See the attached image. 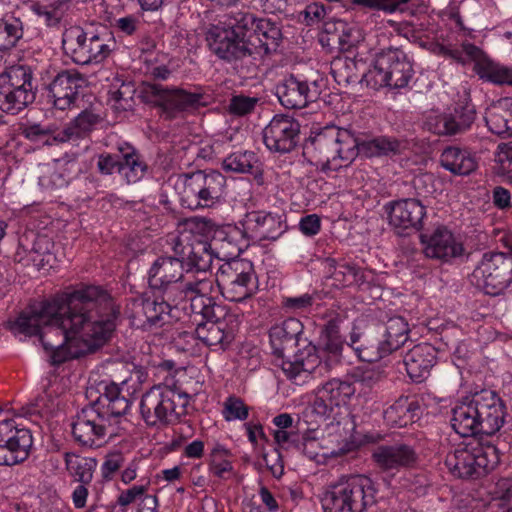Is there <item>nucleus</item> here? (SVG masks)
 <instances>
[{"label": "nucleus", "mask_w": 512, "mask_h": 512, "mask_svg": "<svg viewBox=\"0 0 512 512\" xmlns=\"http://www.w3.org/2000/svg\"><path fill=\"white\" fill-rule=\"evenodd\" d=\"M412 0H350L353 8L369 11H382L385 14H393L403 10Z\"/></svg>", "instance_id": "nucleus-53"}, {"label": "nucleus", "mask_w": 512, "mask_h": 512, "mask_svg": "<svg viewBox=\"0 0 512 512\" xmlns=\"http://www.w3.org/2000/svg\"><path fill=\"white\" fill-rule=\"evenodd\" d=\"M68 1L69 0H55L49 4L36 2L32 4L31 9L35 15L44 20L47 26L53 27L59 24L62 16L61 7Z\"/></svg>", "instance_id": "nucleus-55"}, {"label": "nucleus", "mask_w": 512, "mask_h": 512, "mask_svg": "<svg viewBox=\"0 0 512 512\" xmlns=\"http://www.w3.org/2000/svg\"><path fill=\"white\" fill-rule=\"evenodd\" d=\"M386 378L384 369L379 366H357L352 369L350 379L332 378L323 384L309 401L304 416H341L342 408L356 391L355 384L367 393L380 388Z\"/></svg>", "instance_id": "nucleus-5"}, {"label": "nucleus", "mask_w": 512, "mask_h": 512, "mask_svg": "<svg viewBox=\"0 0 512 512\" xmlns=\"http://www.w3.org/2000/svg\"><path fill=\"white\" fill-rule=\"evenodd\" d=\"M72 433L78 442L91 446L99 437L103 436L104 428L95 420L77 418L72 424Z\"/></svg>", "instance_id": "nucleus-48"}, {"label": "nucleus", "mask_w": 512, "mask_h": 512, "mask_svg": "<svg viewBox=\"0 0 512 512\" xmlns=\"http://www.w3.org/2000/svg\"><path fill=\"white\" fill-rule=\"evenodd\" d=\"M257 97H251L243 94L233 95L228 104L230 114L235 116H245L251 114L258 104Z\"/></svg>", "instance_id": "nucleus-57"}, {"label": "nucleus", "mask_w": 512, "mask_h": 512, "mask_svg": "<svg viewBox=\"0 0 512 512\" xmlns=\"http://www.w3.org/2000/svg\"><path fill=\"white\" fill-rule=\"evenodd\" d=\"M154 409V416H181L176 412L173 403L169 398L146 394L140 402L141 416H150L151 409Z\"/></svg>", "instance_id": "nucleus-49"}, {"label": "nucleus", "mask_w": 512, "mask_h": 512, "mask_svg": "<svg viewBox=\"0 0 512 512\" xmlns=\"http://www.w3.org/2000/svg\"><path fill=\"white\" fill-rule=\"evenodd\" d=\"M223 416H248L249 415V407L245 402L235 395L228 396L224 403L222 409Z\"/></svg>", "instance_id": "nucleus-61"}, {"label": "nucleus", "mask_w": 512, "mask_h": 512, "mask_svg": "<svg viewBox=\"0 0 512 512\" xmlns=\"http://www.w3.org/2000/svg\"><path fill=\"white\" fill-rule=\"evenodd\" d=\"M85 89V78L77 71L62 70L47 86V98L53 108L64 112L78 108Z\"/></svg>", "instance_id": "nucleus-21"}, {"label": "nucleus", "mask_w": 512, "mask_h": 512, "mask_svg": "<svg viewBox=\"0 0 512 512\" xmlns=\"http://www.w3.org/2000/svg\"><path fill=\"white\" fill-rule=\"evenodd\" d=\"M328 11H330V8H327L323 3L313 2L305 7L301 15L307 26H314L324 20Z\"/></svg>", "instance_id": "nucleus-60"}, {"label": "nucleus", "mask_w": 512, "mask_h": 512, "mask_svg": "<svg viewBox=\"0 0 512 512\" xmlns=\"http://www.w3.org/2000/svg\"><path fill=\"white\" fill-rule=\"evenodd\" d=\"M221 314L218 313L214 319L206 320L195 327L196 338L206 346L225 348L235 338V327L228 324V319L232 316L221 319Z\"/></svg>", "instance_id": "nucleus-31"}, {"label": "nucleus", "mask_w": 512, "mask_h": 512, "mask_svg": "<svg viewBox=\"0 0 512 512\" xmlns=\"http://www.w3.org/2000/svg\"><path fill=\"white\" fill-rule=\"evenodd\" d=\"M446 466L459 478H479L499 463L498 450L493 445H465L446 457Z\"/></svg>", "instance_id": "nucleus-18"}, {"label": "nucleus", "mask_w": 512, "mask_h": 512, "mask_svg": "<svg viewBox=\"0 0 512 512\" xmlns=\"http://www.w3.org/2000/svg\"><path fill=\"white\" fill-rule=\"evenodd\" d=\"M364 62L355 57L341 56L331 62V74L339 85H349L356 82L365 83L363 75L366 74Z\"/></svg>", "instance_id": "nucleus-40"}, {"label": "nucleus", "mask_w": 512, "mask_h": 512, "mask_svg": "<svg viewBox=\"0 0 512 512\" xmlns=\"http://www.w3.org/2000/svg\"><path fill=\"white\" fill-rule=\"evenodd\" d=\"M451 419L453 429L462 437L493 435L504 425V418Z\"/></svg>", "instance_id": "nucleus-41"}, {"label": "nucleus", "mask_w": 512, "mask_h": 512, "mask_svg": "<svg viewBox=\"0 0 512 512\" xmlns=\"http://www.w3.org/2000/svg\"><path fill=\"white\" fill-rule=\"evenodd\" d=\"M119 316L120 306L106 288L81 282L32 301L13 326L24 335L38 336L51 365L60 366L108 343Z\"/></svg>", "instance_id": "nucleus-1"}, {"label": "nucleus", "mask_w": 512, "mask_h": 512, "mask_svg": "<svg viewBox=\"0 0 512 512\" xmlns=\"http://www.w3.org/2000/svg\"><path fill=\"white\" fill-rule=\"evenodd\" d=\"M299 230L307 237L317 235L321 230V219L317 214H308L299 221Z\"/></svg>", "instance_id": "nucleus-64"}, {"label": "nucleus", "mask_w": 512, "mask_h": 512, "mask_svg": "<svg viewBox=\"0 0 512 512\" xmlns=\"http://www.w3.org/2000/svg\"><path fill=\"white\" fill-rule=\"evenodd\" d=\"M222 168L226 172L250 174L255 178L262 175L261 162L257 154L250 150L230 153L224 158Z\"/></svg>", "instance_id": "nucleus-43"}, {"label": "nucleus", "mask_w": 512, "mask_h": 512, "mask_svg": "<svg viewBox=\"0 0 512 512\" xmlns=\"http://www.w3.org/2000/svg\"><path fill=\"white\" fill-rule=\"evenodd\" d=\"M383 209L389 225L395 229L419 231L423 227L426 208L417 199L404 198L390 201L384 205Z\"/></svg>", "instance_id": "nucleus-27"}, {"label": "nucleus", "mask_w": 512, "mask_h": 512, "mask_svg": "<svg viewBox=\"0 0 512 512\" xmlns=\"http://www.w3.org/2000/svg\"><path fill=\"white\" fill-rule=\"evenodd\" d=\"M356 157L361 154L367 158L394 156L401 153L404 143L392 136H355Z\"/></svg>", "instance_id": "nucleus-36"}, {"label": "nucleus", "mask_w": 512, "mask_h": 512, "mask_svg": "<svg viewBox=\"0 0 512 512\" xmlns=\"http://www.w3.org/2000/svg\"><path fill=\"white\" fill-rule=\"evenodd\" d=\"M139 19L135 15H126L123 17L115 18L111 21V27H109L114 34L117 33L119 36H132L139 27Z\"/></svg>", "instance_id": "nucleus-59"}, {"label": "nucleus", "mask_w": 512, "mask_h": 512, "mask_svg": "<svg viewBox=\"0 0 512 512\" xmlns=\"http://www.w3.org/2000/svg\"><path fill=\"white\" fill-rule=\"evenodd\" d=\"M377 466L383 470H398L409 467L417 460L415 451L408 445H382L372 454Z\"/></svg>", "instance_id": "nucleus-35"}, {"label": "nucleus", "mask_w": 512, "mask_h": 512, "mask_svg": "<svg viewBox=\"0 0 512 512\" xmlns=\"http://www.w3.org/2000/svg\"><path fill=\"white\" fill-rule=\"evenodd\" d=\"M356 424L353 418L334 419L327 424L328 436L332 437V442L338 444L337 449H332L330 455L333 457L341 456L351 451L359 439L356 437Z\"/></svg>", "instance_id": "nucleus-38"}, {"label": "nucleus", "mask_w": 512, "mask_h": 512, "mask_svg": "<svg viewBox=\"0 0 512 512\" xmlns=\"http://www.w3.org/2000/svg\"><path fill=\"white\" fill-rule=\"evenodd\" d=\"M424 23H407L404 27L405 37L414 43H418L420 46L425 47L430 44V37L424 30Z\"/></svg>", "instance_id": "nucleus-62"}, {"label": "nucleus", "mask_w": 512, "mask_h": 512, "mask_svg": "<svg viewBox=\"0 0 512 512\" xmlns=\"http://www.w3.org/2000/svg\"><path fill=\"white\" fill-rule=\"evenodd\" d=\"M189 291L184 290L185 296L177 302L176 310H181L190 316V321L196 327L206 320L214 319L223 308L217 305L212 293L215 290V281L210 270L195 275Z\"/></svg>", "instance_id": "nucleus-17"}, {"label": "nucleus", "mask_w": 512, "mask_h": 512, "mask_svg": "<svg viewBox=\"0 0 512 512\" xmlns=\"http://www.w3.org/2000/svg\"><path fill=\"white\" fill-rule=\"evenodd\" d=\"M209 246L177 241L172 255L158 256L146 273L148 289L157 295L183 297L190 290L195 275L211 269Z\"/></svg>", "instance_id": "nucleus-2"}, {"label": "nucleus", "mask_w": 512, "mask_h": 512, "mask_svg": "<svg viewBox=\"0 0 512 512\" xmlns=\"http://www.w3.org/2000/svg\"><path fill=\"white\" fill-rule=\"evenodd\" d=\"M32 444L31 431L16 425L7 438L4 448H0V465L12 466L24 461L29 456Z\"/></svg>", "instance_id": "nucleus-34"}, {"label": "nucleus", "mask_w": 512, "mask_h": 512, "mask_svg": "<svg viewBox=\"0 0 512 512\" xmlns=\"http://www.w3.org/2000/svg\"><path fill=\"white\" fill-rule=\"evenodd\" d=\"M413 75V65L406 52L390 46L376 54L373 64L362 78L366 86L374 90L383 87L402 89L408 86Z\"/></svg>", "instance_id": "nucleus-11"}, {"label": "nucleus", "mask_w": 512, "mask_h": 512, "mask_svg": "<svg viewBox=\"0 0 512 512\" xmlns=\"http://www.w3.org/2000/svg\"><path fill=\"white\" fill-rule=\"evenodd\" d=\"M273 363L296 385L314 379L317 347L308 339L304 325L296 317H288L268 330Z\"/></svg>", "instance_id": "nucleus-4"}, {"label": "nucleus", "mask_w": 512, "mask_h": 512, "mask_svg": "<svg viewBox=\"0 0 512 512\" xmlns=\"http://www.w3.org/2000/svg\"><path fill=\"white\" fill-rule=\"evenodd\" d=\"M339 316H333L326 321L321 328L319 345L317 347V367L314 372V379L322 377L336 368L342 359L344 340L340 334Z\"/></svg>", "instance_id": "nucleus-20"}, {"label": "nucleus", "mask_w": 512, "mask_h": 512, "mask_svg": "<svg viewBox=\"0 0 512 512\" xmlns=\"http://www.w3.org/2000/svg\"><path fill=\"white\" fill-rule=\"evenodd\" d=\"M507 416L499 395L481 389L458 399L424 398L416 394L401 395L384 410V416Z\"/></svg>", "instance_id": "nucleus-3"}, {"label": "nucleus", "mask_w": 512, "mask_h": 512, "mask_svg": "<svg viewBox=\"0 0 512 512\" xmlns=\"http://www.w3.org/2000/svg\"><path fill=\"white\" fill-rule=\"evenodd\" d=\"M346 343L362 362L372 363L385 358L387 350L381 347V341L374 335L372 329L362 331L359 327L353 326Z\"/></svg>", "instance_id": "nucleus-32"}, {"label": "nucleus", "mask_w": 512, "mask_h": 512, "mask_svg": "<svg viewBox=\"0 0 512 512\" xmlns=\"http://www.w3.org/2000/svg\"><path fill=\"white\" fill-rule=\"evenodd\" d=\"M140 96L145 103L158 109L161 118L173 120L184 113L193 112L207 105V98L199 90H186L178 87H164L160 84L144 81L140 87Z\"/></svg>", "instance_id": "nucleus-10"}, {"label": "nucleus", "mask_w": 512, "mask_h": 512, "mask_svg": "<svg viewBox=\"0 0 512 512\" xmlns=\"http://www.w3.org/2000/svg\"><path fill=\"white\" fill-rule=\"evenodd\" d=\"M96 160V170L100 175L108 176L112 175L115 172L119 173L120 167V153L119 154H111V153H101L95 157Z\"/></svg>", "instance_id": "nucleus-58"}, {"label": "nucleus", "mask_w": 512, "mask_h": 512, "mask_svg": "<svg viewBox=\"0 0 512 512\" xmlns=\"http://www.w3.org/2000/svg\"><path fill=\"white\" fill-rule=\"evenodd\" d=\"M485 119L489 130L493 134L503 138L512 136V111H489Z\"/></svg>", "instance_id": "nucleus-51"}, {"label": "nucleus", "mask_w": 512, "mask_h": 512, "mask_svg": "<svg viewBox=\"0 0 512 512\" xmlns=\"http://www.w3.org/2000/svg\"><path fill=\"white\" fill-rule=\"evenodd\" d=\"M215 290L231 302H243L258 290V277L248 259L234 258L222 263L215 276Z\"/></svg>", "instance_id": "nucleus-15"}, {"label": "nucleus", "mask_w": 512, "mask_h": 512, "mask_svg": "<svg viewBox=\"0 0 512 512\" xmlns=\"http://www.w3.org/2000/svg\"><path fill=\"white\" fill-rule=\"evenodd\" d=\"M65 464L68 472L83 484H89L97 462L94 458L81 457L73 453H65Z\"/></svg>", "instance_id": "nucleus-45"}, {"label": "nucleus", "mask_w": 512, "mask_h": 512, "mask_svg": "<svg viewBox=\"0 0 512 512\" xmlns=\"http://www.w3.org/2000/svg\"><path fill=\"white\" fill-rule=\"evenodd\" d=\"M253 24L248 26L247 34L251 58L261 59L277 51L282 41L279 24L269 18L257 17L252 13Z\"/></svg>", "instance_id": "nucleus-25"}, {"label": "nucleus", "mask_w": 512, "mask_h": 512, "mask_svg": "<svg viewBox=\"0 0 512 512\" xmlns=\"http://www.w3.org/2000/svg\"><path fill=\"white\" fill-rule=\"evenodd\" d=\"M511 254L500 251H485L476 261L471 273V282L489 296H499L512 291V244Z\"/></svg>", "instance_id": "nucleus-14"}, {"label": "nucleus", "mask_w": 512, "mask_h": 512, "mask_svg": "<svg viewBox=\"0 0 512 512\" xmlns=\"http://www.w3.org/2000/svg\"><path fill=\"white\" fill-rule=\"evenodd\" d=\"M301 125L288 114H275L263 129V143L272 153L286 154L300 142Z\"/></svg>", "instance_id": "nucleus-22"}, {"label": "nucleus", "mask_w": 512, "mask_h": 512, "mask_svg": "<svg viewBox=\"0 0 512 512\" xmlns=\"http://www.w3.org/2000/svg\"><path fill=\"white\" fill-rule=\"evenodd\" d=\"M191 243H202L209 246L208 252L211 256V264L214 258L225 261L239 258L249 247V236L243 227L226 224L218 227L213 234L210 242L202 239H193Z\"/></svg>", "instance_id": "nucleus-23"}, {"label": "nucleus", "mask_w": 512, "mask_h": 512, "mask_svg": "<svg viewBox=\"0 0 512 512\" xmlns=\"http://www.w3.org/2000/svg\"><path fill=\"white\" fill-rule=\"evenodd\" d=\"M355 135L336 126H326L314 133L304 144V155L310 162L321 165L324 172L338 171L355 158Z\"/></svg>", "instance_id": "nucleus-7"}, {"label": "nucleus", "mask_w": 512, "mask_h": 512, "mask_svg": "<svg viewBox=\"0 0 512 512\" xmlns=\"http://www.w3.org/2000/svg\"><path fill=\"white\" fill-rule=\"evenodd\" d=\"M379 330H383L389 335L398 336L395 340V346H403L408 341L409 326L407 321L401 316H395L388 319L384 324L378 326Z\"/></svg>", "instance_id": "nucleus-56"}, {"label": "nucleus", "mask_w": 512, "mask_h": 512, "mask_svg": "<svg viewBox=\"0 0 512 512\" xmlns=\"http://www.w3.org/2000/svg\"><path fill=\"white\" fill-rule=\"evenodd\" d=\"M375 502L374 484L364 475L340 478L321 497L323 512H364Z\"/></svg>", "instance_id": "nucleus-8"}, {"label": "nucleus", "mask_w": 512, "mask_h": 512, "mask_svg": "<svg viewBox=\"0 0 512 512\" xmlns=\"http://www.w3.org/2000/svg\"><path fill=\"white\" fill-rule=\"evenodd\" d=\"M62 45L65 53L79 65L101 63L117 49L114 32L107 26L93 31L71 29L65 33Z\"/></svg>", "instance_id": "nucleus-9"}, {"label": "nucleus", "mask_w": 512, "mask_h": 512, "mask_svg": "<svg viewBox=\"0 0 512 512\" xmlns=\"http://www.w3.org/2000/svg\"><path fill=\"white\" fill-rule=\"evenodd\" d=\"M295 430L276 429L274 438L277 443L284 444L287 442L297 443L301 439L303 441L316 440L320 437V432L315 428H308V422L301 421L297 418Z\"/></svg>", "instance_id": "nucleus-47"}, {"label": "nucleus", "mask_w": 512, "mask_h": 512, "mask_svg": "<svg viewBox=\"0 0 512 512\" xmlns=\"http://www.w3.org/2000/svg\"><path fill=\"white\" fill-rule=\"evenodd\" d=\"M181 299L178 296H160L148 289L142 301V313L145 318L141 324L142 329L151 331L162 327L172 317V312L176 310L177 302Z\"/></svg>", "instance_id": "nucleus-28"}, {"label": "nucleus", "mask_w": 512, "mask_h": 512, "mask_svg": "<svg viewBox=\"0 0 512 512\" xmlns=\"http://www.w3.org/2000/svg\"><path fill=\"white\" fill-rule=\"evenodd\" d=\"M281 225L280 216L265 211L248 212L243 221V227L247 231L249 239L259 241L277 240L283 233Z\"/></svg>", "instance_id": "nucleus-29"}, {"label": "nucleus", "mask_w": 512, "mask_h": 512, "mask_svg": "<svg viewBox=\"0 0 512 512\" xmlns=\"http://www.w3.org/2000/svg\"><path fill=\"white\" fill-rule=\"evenodd\" d=\"M463 50L474 61L473 70L480 80L498 86H512L511 66L493 60L473 43L464 42Z\"/></svg>", "instance_id": "nucleus-26"}, {"label": "nucleus", "mask_w": 512, "mask_h": 512, "mask_svg": "<svg viewBox=\"0 0 512 512\" xmlns=\"http://www.w3.org/2000/svg\"><path fill=\"white\" fill-rule=\"evenodd\" d=\"M440 165L456 176H468L478 168V156L468 147L449 145L440 155Z\"/></svg>", "instance_id": "nucleus-33"}, {"label": "nucleus", "mask_w": 512, "mask_h": 512, "mask_svg": "<svg viewBox=\"0 0 512 512\" xmlns=\"http://www.w3.org/2000/svg\"><path fill=\"white\" fill-rule=\"evenodd\" d=\"M50 247V241L44 236H36L30 249L26 248L22 241H20L15 253V261L23 263V265H29L30 261H36L35 254L44 255L49 252Z\"/></svg>", "instance_id": "nucleus-52"}, {"label": "nucleus", "mask_w": 512, "mask_h": 512, "mask_svg": "<svg viewBox=\"0 0 512 512\" xmlns=\"http://www.w3.org/2000/svg\"><path fill=\"white\" fill-rule=\"evenodd\" d=\"M314 302V296L309 293L298 296H282L280 308L286 314L304 315L311 311Z\"/></svg>", "instance_id": "nucleus-54"}, {"label": "nucleus", "mask_w": 512, "mask_h": 512, "mask_svg": "<svg viewBox=\"0 0 512 512\" xmlns=\"http://www.w3.org/2000/svg\"><path fill=\"white\" fill-rule=\"evenodd\" d=\"M100 120L99 114L84 109L67 126L55 132L52 138L59 143L76 141L93 131Z\"/></svg>", "instance_id": "nucleus-37"}, {"label": "nucleus", "mask_w": 512, "mask_h": 512, "mask_svg": "<svg viewBox=\"0 0 512 512\" xmlns=\"http://www.w3.org/2000/svg\"><path fill=\"white\" fill-rule=\"evenodd\" d=\"M104 388V393L98 397L97 416H125L130 408L127 398L120 395V389L116 384L98 383V392Z\"/></svg>", "instance_id": "nucleus-39"}, {"label": "nucleus", "mask_w": 512, "mask_h": 512, "mask_svg": "<svg viewBox=\"0 0 512 512\" xmlns=\"http://www.w3.org/2000/svg\"><path fill=\"white\" fill-rule=\"evenodd\" d=\"M477 112L469 92L464 90L443 111L431 110L423 116L422 128L439 137L459 136L469 131Z\"/></svg>", "instance_id": "nucleus-12"}, {"label": "nucleus", "mask_w": 512, "mask_h": 512, "mask_svg": "<svg viewBox=\"0 0 512 512\" xmlns=\"http://www.w3.org/2000/svg\"><path fill=\"white\" fill-rule=\"evenodd\" d=\"M253 24L252 13L245 9L231 10L217 24L206 31L207 45L219 59L237 64L251 58L248 26Z\"/></svg>", "instance_id": "nucleus-6"}, {"label": "nucleus", "mask_w": 512, "mask_h": 512, "mask_svg": "<svg viewBox=\"0 0 512 512\" xmlns=\"http://www.w3.org/2000/svg\"><path fill=\"white\" fill-rule=\"evenodd\" d=\"M37 86L28 65H13L0 74V110L17 115L36 99Z\"/></svg>", "instance_id": "nucleus-16"}, {"label": "nucleus", "mask_w": 512, "mask_h": 512, "mask_svg": "<svg viewBox=\"0 0 512 512\" xmlns=\"http://www.w3.org/2000/svg\"><path fill=\"white\" fill-rule=\"evenodd\" d=\"M325 86L326 80L319 73L289 74L276 84L275 95L284 108L302 109L315 102Z\"/></svg>", "instance_id": "nucleus-19"}, {"label": "nucleus", "mask_w": 512, "mask_h": 512, "mask_svg": "<svg viewBox=\"0 0 512 512\" xmlns=\"http://www.w3.org/2000/svg\"><path fill=\"white\" fill-rule=\"evenodd\" d=\"M362 40L360 31L353 27H348L345 23L339 22L336 32L328 37L329 44H337L342 52H352V49Z\"/></svg>", "instance_id": "nucleus-50"}, {"label": "nucleus", "mask_w": 512, "mask_h": 512, "mask_svg": "<svg viewBox=\"0 0 512 512\" xmlns=\"http://www.w3.org/2000/svg\"><path fill=\"white\" fill-rule=\"evenodd\" d=\"M23 36V23L13 15L0 18V51L14 47Z\"/></svg>", "instance_id": "nucleus-46"}, {"label": "nucleus", "mask_w": 512, "mask_h": 512, "mask_svg": "<svg viewBox=\"0 0 512 512\" xmlns=\"http://www.w3.org/2000/svg\"><path fill=\"white\" fill-rule=\"evenodd\" d=\"M183 189L180 203L183 208L198 210L218 204L224 195L225 176L217 170H197L179 176Z\"/></svg>", "instance_id": "nucleus-13"}, {"label": "nucleus", "mask_w": 512, "mask_h": 512, "mask_svg": "<svg viewBox=\"0 0 512 512\" xmlns=\"http://www.w3.org/2000/svg\"><path fill=\"white\" fill-rule=\"evenodd\" d=\"M147 164L135 150L120 153L119 175L127 184L139 182L147 172Z\"/></svg>", "instance_id": "nucleus-44"}, {"label": "nucleus", "mask_w": 512, "mask_h": 512, "mask_svg": "<svg viewBox=\"0 0 512 512\" xmlns=\"http://www.w3.org/2000/svg\"><path fill=\"white\" fill-rule=\"evenodd\" d=\"M437 357V350L429 343H420L403 356V364L413 382L421 383L430 374Z\"/></svg>", "instance_id": "nucleus-30"}, {"label": "nucleus", "mask_w": 512, "mask_h": 512, "mask_svg": "<svg viewBox=\"0 0 512 512\" xmlns=\"http://www.w3.org/2000/svg\"><path fill=\"white\" fill-rule=\"evenodd\" d=\"M423 252L427 258L450 264L464 255L463 243L445 226L437 227L431 234H421Z\"/></svg>", "instance_id": "nucleus-24"}, {"label": "nucleus", "mask_w": 512, "mask_h": 512, "mask_svg": "<svg viewBox=\"0 0 512 512\" xmlns=\"http://www.w3.org/2000/svg\"><path fill=\"white\" fill-rule=\"evenodd\" d=\"M326 264L333 285L337 288L360 285L364 281L361 269L353 262L328 258Z\"/></svg>", "instance_id": "nucleus-42"}, {"label": "nucleus", "mask_w": 512, "mask_h": 512, "mask_svg": "<svg viewBox=\"0 0 512 512\" xmlns=\"http://www.w3.org/2000/svg\"><path fill=\"white\" fill-rule=\"evenodd\" d=\"M124 457L121 452H113L106 456L102 464L101 472L103 478L109 480L113 474L122 466Z\"/></svg>", "instance_id": "nucleus-63"}]
</instances>
